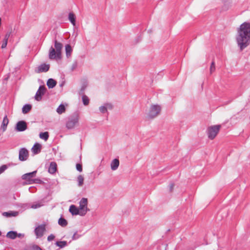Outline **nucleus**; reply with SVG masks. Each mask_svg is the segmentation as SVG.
<instances>
[{
    "mask_svg": "<svg viewBox=\"0 0 250 250\" xmlns=\"http://www.w3.org/2000/svg\"><path fill=\"white\" fill-rule=\"evenodd\" d=\"M236 42L240 51L243 50L250 44V23L244 22L237 30Z\"/></svg>",
    "mask_w": 250,
    "mask_h": 250,
    "instance_id": "nucleus-1",
    "label": "nucleus"
},
{
    "mask_svg": "<svg viewBox=\"0 0 250 250\" xmlns=\"http://www.w3.org/2000/svg\"><path fill=\"white\" fill-rule=\"evenodd\" d=\"M55 48L51 46L49 49V58L51 60L61 59V51L62 48V44L54 40Z\"/></svg>",
    "mask_w": 250,
    "mask_h": 250,
    "instance_id": "nucleus-2",
    "label": "nucleus"
},
{
    "mask_svg": "<svg viewBox=\"0 0 250 250\" xmlns=\"http://www.w3.org/2000/svg\"><path fill=\"white\" fill-rule=\"evenodd\" d=\"M221 127V125H215L208 127L207 130L208 138L210 140L214 139L218 133Z\"/></svg>",
    "mask_w": 250,
    "mask_h": 250,
    "instance_id": "nucleus-3",
    "label": "nucleus"
},
{
    "mask_svg": "<svg viewBox=\"0 0 250 250\" xmlns=\"http://www.w3.org/2000/svg\"><path fill=\"white\" fill-rule=\"evenodd\" d=\"M78 115L77 114H73L68 118V121L66 124V126L68 129H72L78 123Z\"/></svg>",
    "mask_w": 250,
    "mask_h": 250,
    "instance_id": "nucleus-4",
    "label": "nucleus"
},
{
    "mask_svg": "<svg viewBox=\"0 0 250 250\" xmlns=\"http://www.w3.org/2000/svg\"><path fill=\"white\" fill-rule=\"evenodd\" d=\"M46 231V224L43 223L38 226L34 229V233L37 238H40L43 236Z\"/></svg>",
    "mask_w": 250,
    "mask_h": 250,
    "instance_id": "nucleus-5",
    "label": "nucleus"
},
{
    "mask_svg": "<svg viewBox=\"0 0 250 250\" xmlns=\"http://www.w3.org/2000/svg\"><path fill=\"white\" fill-rule=\"evenodd\" d=\"M161 110V108L158 105H151L148 114V117L151 119L155 118L160 113Z\"/></svg>",
    "mask_w": 250,
    "mask_h": 250,
    "instance_id": "nucleus-6",
    "label": "nucleus"
},
{
    "mask_svg": "<svg viewBox=\"0 0 250 250\" xmlns=\"http://www.w3.org/2000/svg\"><path fill=\"white\" fill-rule=\"evenodd\" d=\"M80 208L81 211L84 213V215L87 213V211L89 209L87 208L88 201L87 199L85 198H83L80 201Z\"/></svg>",
    "mask_w": 250,
    "mask_h": 250,
    "instance_id": "nucleus-7",
    "label": "nucleus"
},
{
    "mask_svg": "<svg viewBox=\"0 0 250 250\" xmlns=\"http://www.w3.org/2000/svg\"><path fill=\"white\" fill-rule=\"evenodd\" d=\"M46 88L44 86H40L38 91L35 96V99L37 101H40L42 100V96L44 94Z\"/></svg>",
    "mask_w": 250,
    "mask_h": 250,
    "instance_id": "nucleus-8",
    "label": "nucleus"
},
{
    "mask_svg": "<svg viewBox=\"0 0 250 250\" xmlns=\"http://www.w3.org/2000/svg\"><path fill=\"white\" fill-rule=\"evenodd\" d=\"M28 150L24 147L21 148L19 150V159L21 161L26 160L28 157Z\"/></svg>",
    "mask_w": 250,
    "mask_h": 250,
    "instance_id": "nucleus-9",
    "label": "nucleus"
},
{
    "mask_svg": "<svg viewBox=\"0 0 250 250\" xmlns=\"http://www.w3.org/2000/svg\"><path fill=\"white\" fill-rule=\"evenodd\" d=\"M37 170L34 171L32 172L25 173L22 175V179L27 181L29 184H31V182L33 180V178L36 176Z\"/></svg>",
    "mask_w": 250,
    "mask_h": 250,
    "instance_id": "nucleus-10",
    "label": "nucleus"
},
{
    "mask_svg": "<svg viewBox=\"0 0 250 250\" xmlns=\"http://www.w3.org/2000/svg\"><path fill=\"white\" fill-rule=\"evenodd\" d=\"M27 128L26 123L24 121H19L15 127L16 130L19 132L25 131Z\"/></svg>",
    "mask_w": 250,
    "mask_h": 250,
    "instance_id": "nucleus-11",
    "label": "nucleus"
},
{
    "mask_svg": "<svg viewBox=\"0 0 250 250\" xmlns=\"http://www.w3.org/2000/svg\"><path fill=\"white\" fill-rule=\"evenodd\" d=\"M69 210L73 215H80L82 216L84 215V213L81 211L80 210L74 205H72L70 206Z\"/></svg>",
    "mask_w": 250,
    "mask_h": 250,
    "instance_id": "nucleus-12",
    "label": "nucleus"
},
{
    "mask_svg": "<svg viewBox=\"0 0 250 250\" xmlns=\"http://www.w3.org/2000/svg\"><path fill=\"white\" fill-rule=\"evenodd\" d=\"M50 65L45 63H42L39 66L37 72H46L49 70Z\"/></svg>",
    "mask_w": 250,
    "mask_h": 250,
    "instance_id": "nucleus-13",
    "label": "nucleus"
},
{
    "mask_svg": "<svg viewBox=\"0 0 250 250\" xmlns=\"http://www.w3.org/2000/svg\"><path fill=\"white\" fill-rule=\"evenodd\" d=\"M41 145L39 143H36L34 144L32 148V151L33 153L36 154H38L41 152Z\"/></svg>",
    "mask_w": 250,
    "mask_h": 250,
    "instance_id": "nucleus-14",
    "label": "nucleus"
},
{
    "mask_svg": "<svg viewBox=\"0 0 250 250\" xmlns=\"http://www.w3.org/2000/svg\"><path fill=\"white\" fill-rule=\"evenodd\" d=\"M2 215L6 217H10L12 216H17L19 214V212L16 211H10L8 212H3Z\"/></svg>",
    "mask_w": 250,
    "mask_h": 250,
    "instance_id": "nucleus-15",
    "label": "nucleus"
},
{
    "mask_svg": "<svg viewBox=\"0 0 250 250\" xmlns=\"http://www.w3.org/2000/svg\"><path fill=\"white\" fill-rule=\"evenodd\" d=\"M8 123L9 120L7 118V116L5 115L3 119L2 123L1 125V128L2 129L3 131H5L6 130Z\"/></svg>",
    "mask_w": 250,
    "mask_h": 250,
    "instance_id": "nucleus-16",
    "label": "nucleus"
},
{
    "mask_svg": "<svg viewBox=\"0 0 250 250\" xmlns=\"http://www.w3.org/2000/svg\"><path fill=\"white\" fill-rule=\"evenodd\" d=\"M119 166V161L117 159H114L111 163V168L113 170H116Z\"/></svg>",
    "mask_w": 250,
    "mask_h": 250,
    "instance_id": "nucleus-17",
    "label": "nucleus"
},
{
    "mask_svg": "<svg viewBox=\"0 0 250 250\" xmlns=\"http://www.w3.org/2000/svg\"><path fill=\"white\" fill-rule=\"evenodd\" d=\"M56 81L52 78L49 79L46 83V84L49 88H54L56 86Z\"/></svg>",
    "mask_w": 250,
    "mask_h": 250,
    "instance_id": "nucleus-18",
    "label": "nucleus"
},
{
    "mask_svg": "<svg viewBox=\"0 0 250 250\" xmlns=\"http://www.w3.org/2000/svg\"><path fill=\"white\" fill-rule=\"evenodd\" d=\"M57 170V165L55 162H51L50 164L48 171L51 174L55 173Z\"/></svg>",
    "mask_w": 250,
    "mask_h": 250,
    "instance_id": "nucleus-19",
    "label": "nucleus"
},
{
    "mask_svg": "<svg viewBox=\"0 0 250 250\" xmlns=\"http://www.w3.org/2000/svg\"><path fill=\"white\" fill-rule=\"evenodd\" d=\"M6 236L11 239H15L17 237V232L15 231H10L7 233Z\"/></svg>",
    "mask_w": 250,
    "mask_h": 250,
    "instance_id": "nucleus-20",
    "label": "nucleus"
},
{
    "mask_svg": "<svg viewBox=\"0 0 250 250\" xmlns=\"http://www.w3.org/2000/svg\"><path fill=\"white\" fill-rule=\"evenodd\" d=\"M68 19L73 25L75 26L76 25V16L73 13L70 12L69 13Z\"/></svg>",
    "mask_w": 250,
    "mask_h": 250,
    "instance_id": "nucleus-21",
    "label": "nucleus"
},
{
    "mask_svg": "<svg viewBox=\"0 0 250 250\" xmlns=\"http://www.w3.org/2000/svg\"><path fill=\"white\" fill-rule=\"evenodd\" d=\"M32 108V105L30 104H26L23 105L22 108V112L23 114H26L28 113Z\"/></svg>",
    "mask_w": 250,
    "mask_h": 250,
    "instance_id": "nucleus-22",
    "label": "nucleus"
},
{
    "mask_svg": "<svg viewBox=\"0 0 250 250\" xmlns=\"http://www.w3.org/2000/svg\"><path fill=\"white\" fill-rule=\"evenodd\" d=\"M58 224L61 226L65 227L67 225L68 223L65 219L62 217H61L58 220Z\"/></svg>",
    "mask_w": 250,
    "mask_h": 250,
    "instance_id": "nucleus-23",
    "label": "nucleus"
},
{
    "mask_svg": "<svg viewBox=\"0 0 250 250\" xmlns=\"http://www.w3.org/2000/svg\"><path fill=\"white\" fill-rule=\"evenodd\" d=\"M65 52H66V56L67 57H69L70 56L71 52L72 51V49L70 44H66L65 46Z\"/></svg>",
    "mask_w": 250,
    "mask_h": 250,
    "instance_id": "nucleus-24",
    "label": "nucleus"
},
{
    "mask_svg": "<svg viewBox=\"0 0 250 250\" xmlns=\"http://www.w3.org/2000/svg\"><path fill=\"white\" fill-rule=\"evenodd\" d=\"M39 136L40 138L46 141L49 138V133L48 132H41Z\"/></svg>",
    "mask_w": 250,
    "mask_h": 250,
    "instance_id": "nucleus-25",
    "label": "nucleus"
},
{
    "mask_svg": "<svg viewBox=\"0 0 250 250\" xmlns=\"http://www.w3.org/2000/svg\"><path fill=\"white\" fill-rule=\"evenodd\" d=\"M65 111V108L63 104H61L57 109V112L58 114H61L64 112Z\"/></svg>",
    "mask_w": 250,
    "mask_h": 250,
    "instance_id": "nucleus-26",
    "label": "nucleus"
},
{
    "mask_svg": "<svg viewBox=\"0 0 250 250\" xmlns=\"http://www.w3.org/2000/svg\"><path fill=\"white\" fill-rule=\"evenodd\" d=\"M55 244L60 248H62L67 246V242L65 241H57Z\"/></svg>",
    "mask_w": 250,
    "mask_h": 250,
    "instance_id": "nucleus-27",
    "label": "nucleus"
},
{
    "mask_svg": "<svg viewBox=\"0 0 250 250\" xmlns=\"http://www.w3.org/2000/svg\"><path fill=\"white\" fill-rule=\"evenodd\" d=\"M84 178L83 176L80 175L77 177L78 185L79 187H82L83 184Z\"/></svg>",
    "mask_w": 250,
    "mask_h": 250,
    "instance_id": "nucleus-28",
    "label": "nucleus"
},
{
    "mask_svg": "<svg viewBox=\"0 0 250 250\" xmlns=\"http://www.w3.org/2000/svg\"><path fill=\"white\" fill-rule=\"evenodd\" d=\"M82 101L84 105H87L89 104V100L88 97L85 95H83L82 96Z\"/></svg>",
    "mask_w": 250,
    "mask_h": 250,
    "instance_id": "nucleus-29",
    "label": "nucleus"
},
{
    "mask_svg": "<svg viewBox=\"0 0 250 250\" xmlns=\"http://www.w3.org/2000/svg\"><path fill=\"white\" fill-rule=\"evenodd\" d=\"M215 70V62L214 61H212L210 67V72L211 73L213 72Z\"/></svg>",
    "mask_w": 250,
    "mask_h": 250,
    "instance_id": "nucleus-30",
    "label": "nucleus"
},
{
    "mask_svg": "<svg viewBox=\"0 0 250 250\" xmlns=\"http://www.w3.org/2000/svg\"><path fill=\"white\" fill-rule=\"evenodd\" d=\"M42 182V181L39 178L33 179L32 182H31V184H34V183L41 184Z\"/></svg>",
    "mask_w": 250,
    "mask_h": 250,
    "instance_id": "nucleus-31",
    "label": "nucleus"
},
{
    "mask_svg": "<svg viewBox=\"0 0 250 250\" xmlns=\"http://www.w3.org/2000/svg\"><path fill=\"white\" fill-rule=\"evenodd\" d=\"M99 110L102 113H104L105 112H107V110L106 109V107L104 106V105L101 106L99 107Z\"/></svg>",
    "mask_w": 250,
    "mask_h": 250,
    "instance_id": "nucleus-32",
    "label": "nucleus"
},
{
    "mask_svg": "<svg viewBox=\"0 0 250 250\" xmlns=\"http://www.w3.org/2000/svg\"><path fill=\"white\" fill-rule=\"evenodd\" d=\"M81 236V235L78 234L77 232H75L72 236V239L73 240L79 239Z\"/></svg>",
    "mask_w": 250,
    "mask_h": 250,
    "instance_id": "nucleus-33",
    "label": "nucleus"
},
{
    "mask_svg": "<svg viewBox=\"0 0 250 250\" xmlns=\"http://www.w3.org/2000/svg\"><path fill=\"white\" fill-rule=\"evenodd\" d=\"M7 168V166L3 165L0 167V174L3 172Z\"/></svg>",
    "mask_w": 250,
    "mask_h": 250,
    "instance_id": "nucleus-34",
    "label": "nucleus"
},
{
    "mask_svg": "<svg viewBox=\"0 0 250 250\" xmlns=\"http://www.w3.org/2000/svg\"><path fill=\"white\" fill-rule=\"evenodd\" d=\"M42 205L41 203H36V204H33L31 206V208H40L41 207H42Z\"/></svg>",
    "mask_w": 250,
    "mask_h": 250,
    "instance_id": "nucleus-35",
    "label": "nucleus"
},
{
    "mask_svg": "<svg viewBox=\"0 0 250 250\" xmlns=\"http://www.w3.org/2000/svg\"><path fill=\"white\" fill-rule=\"evenodd\" d=\"M76 169L79 172H82L83 171L82 165L80 164H77Z\"/></svg>",
    "mask_w": 250,
    "mask_h": 250,
    "instance_id": "nucleus-36",
    "label": "nucleus"
},
{
    "mask_svg": "<svg viewBox=\"0 0 250 250\" xmlns=\"http://www.w3.org/2000/svg\"><path fill=\"white\" fill-rule=\"evenodd\" d=\"M12 29H11L10 30L7 31V33H6V34L5 35L4 38H6V39L7 38L9 39L12 34Z\"/></svg>",
    "mask_w": 250,
    "mask_h": 250,
    "instance_id": "nucleus-37",
    "label": "nucleus"
},
{
    "mask_svg": "<svg viewBox=\"0 0 250 250\" xmlns=\"http://www.w3.org/2000/svg\"><path fill=\"white\" fill-rule=\"evenodd\" d=\"M104 106L106 107V110H107L108 109H112V105L111 104L109 103H106L104 104Z\"/></svg>",
    "mask_w": 250,
    "mask_h": 250,
    "instance_id": "nucleus-38",
    "label": "nucleus"
},
{
    "mask_svg": "<svg viewBox=\"0 0 250 250\" xmlns=\"http://www.w3.org/2000/svg\"><path fill=\"white\" fill-rule=\"evenodd\" d=\"M55 238V236L54 235H53V234H51L50 235H49L48 237H47V240L48 241H51L52 240H53Z\"/></svg>",
    "mask_w": 250,
    "mask_h": 250,
    "instance_id": "nucleus-39",
    "label": "nucleus"
},
{
    "mask_svg": "<svg viewBox=\"0 0 250 250\" xmlns=\"http://www.w3.org/2000/svg\"><path fill=\"white\" fill-rule=\"evenodd\" d=\"M33 250H42V249L38 245H33L32 246Z\"/></svg>",
    "mask_w": 250,
    "mask_h": 250,
    "instance_id": "nucleus-40",
    "label": "nucleus"
},
{
    "mask_svg": "<svg viewBox=\"0 0 250 250\" xmlns=\"http://www.w3.org/2000/svg\"><path fill=\"white\" fill-rule=\"evenodd\" d=\"M174 186V184L173 183H171L170 185V186H169V191L170 192L172 191V190L173 189Z\"/></svg>",
    "mask_w": 250,
    "mask_h": 250,
    "instance_id": "nucleus-41",
    "label": "nucleus"
},
{
    "mask_svg": "<svg viewBox=\"0 0 250 250\" xmlns=\"http://www.w3.org/2000/svg\"><path fill=\"white\" fill-rule=\"evenodd\" d=\"M24 236V234L23 233H17V237L19 238H23Z\"/></svg>",
    "mask_w": 250,
    "mask_h": 250,
    "instance_id": "nucleus-42",
    "label": "nucleus"
},
{
    "mask_svg": "<svg viewBox=\"0 0 250 250\" xmlns=\"http://www.w3.org/2000/svg\"><path fill=\"white\" fill-rule=\"evenodd\" d=\"M7 45V43H5L4 42H2V43L1 47V48L3 49V48H6Z\"/></svg>",
    "mask_w": 250,
    "mask_h": 250,
    "instance_id": "nucleus-43",
    "label": "nucleus"
},
{
    "mask_svg": "<svg viewBox=\"0 0 250 250\" xmlns=\"http://www.w3.org/2000/svg\"><path fill=\"white\" fill-rule=\"evenodd\" d=\"M8 39H7V38L6 39V38H4L2 42H4L5 43H7Z\"/></svg>",
    "mask_w": 250,
    "mask_h": 250,
    "instance_id": "nucleus-44",
    "label": "nucleus"
},
{
    "mask_svg": "<svg viewBox=\"0 0 250 250\" xmlns=\"http://www.w3.org/2000/svg\"><path fill=\"white\" fill-rule=\"evenodd\" d=\"M1 235V231H0V236Z\"/></svg>",
    "mask_w": 250,
    "mask_h": 250,
    "instance_id": "nucleus-45",
    "label": "nucleus"
},
{
    "mask_svg": "<svg viewBox=\"0 0 250 250\" xmlns=\"http://www.w3.org/2000/svg\"><path fill=\"white\" fill-rule=\"evenodd\" d=\"M233 118H234V117H231V119H232Z\"/></svg>",
    "mask_w": 250,
    "mask_h": 250,
    "instance_id": "nucleus-46",
    "label": "nucleus"
}]
</instances>
